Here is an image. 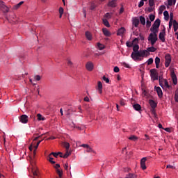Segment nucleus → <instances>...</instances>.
<instances>
[{
    "mask_svg": "<svg viewBox=\"0 0 178 178\" xmlns=\"http://www.w3.org/2000/svg\"><path fill=\"white\" fill-rule=\"evenodd\" d=\"M38 120H45V118H42V115L40 113L37 115Z\"/></svg>",
    "mask_w": 178,
    "mask_h": 178,
    "instance_id": "e433bc0d",
    "label": "nucleus"
},
{
    "mask_svg": "<svg viewBox=\"0 0 178 178\" xmlns=\"http://www.w3.org/2000/svg\"><path fill=\"white\" fill-rule=\"evenodd\" d=\"M105 17H106V19H109L111 17V14L109 13H107L106 15H105Z\"/></svg>",
    "mask_w": 178,
    "mask_h": 178,
    "instance_id": "680f3d73",
    "label": "nucleus"
},
{
    "mask_svg": "<svg viewBox=\"0 0 178 178\" xmlns=\"http://www.w3.org/2000/svg\"><path fill=\"white\" fill-rule=\"evenodd\" d=\"M152 113L154 115V116H156V113H155V108H152Z\"/></svg>",
    "mask_w": 178,
    "mask_h": 178,
    "instance_id": "69168bd1",
    "label": "nucleus"
},
{
    "mask_svg": "<svg viewBox=\"0 0 178 178\" xmlns=\"http://www.w3.org/2000/svg\"><path fill=\"white\" fill-rule=\"evenodd\" d=\"M147 63L148 65H152L154 63V59L152 58H150L147 60Z\"/></svg>",
    "mask_w": 178,
    "mask_h": 178,
    "instance_id": "4c0bfd02",
    "label": "nucleus"
},
{
    "mask_svg": "<svg viewBox=\"0 0 178 178\" xmlns=\"http://www.w3.org/2000/svg\"><path fill=\"white\" fill-rule=\"evenodd\" d=\"M165 35H166V33L165 32V29H163L162 31L159 33V40H161L162 42H165Z\"/></svg>",
    "mask_w": 178,
    "mask_h": 178,
    "instance_id": "6e6552de",
    "label": "nucleus"
},
{
    "mask_svg": "<svg viewBox=\"0 0 178 178\" xmlns=\"http://www.w3.org/2000/svg\"><path fill=\"white\" fill-rule=\"evenodd\" d=\"M124 31H125L124 28H121V29H118V33H117V35H123V33H124Z\"/></svg>",
    "mask_w": 178,
    "mask_h": 178,
    "instance_id": "a878e982",
    "label": "nucleus"
},
{
    "mask_svg": "<svg viewBox=\"0 0 178 178\" xmlns=\"http://www.w3.org/2000/svg\"><path fill=\"white\" fill-rule=\"evenodd\" d=\"M80 147H83V148H86L87 149V147H88L89 145H87V144H82V145H80Z\"/></svg>",
    "mask_w": 178,
    "mask_h": 178,
    "instance_id": "4d7b16f0",
    "label": "nucleus"
},
{
    "mask_svg": "<svg viewBox=\"0 0 178 178\" xmlns=\"http://www.w3.org/2000/svg\"><path fill=\"white\" fill-rule=\"evenodd\" d=\"M69 168V164H67V163H65V165H64V168L65 169V170H67V168Z\"/></svg>",
    "mask_w": 178,
    "mask_h": 178,
    "instance_id": "0e129e2a",
    "label": "nucleus"
},
{
    "mask_svg": "<svg viewBox=\"0 0 178 178\" xmlns=\"http://www.w3.org/2000/svg\"><path fill=\"white\" fill-rule=\"evenodd\" d=\"M123 12H124V8H123V7H121V8L120 10V14L122 15V13H123Z\"/></svg>",
    "mask_w": 178,
    "mask_h": 178,
    "instance_id": "e2e57ef3",
    "label": "nucleus"
},
{
    "mask_svg": "<svg viewBox=\"0 0 178 178\" xmlns=\"http://www.w3.org/2000/svg\"><path fill=\"white\" fill-rule=\"evenodd\" d=\"M133 108L134 109H135V111H141V105L138 104H134Z\"/></svg>",
    "mask_w": 178,
    "mask_h": 178,
    "instance_id": "412c9836",
    "label": "nucleus"
},
{
    "mask_svg": "<svg viewBox=\"0 0 178 178\" xmlns=\"http://www.w3.org/2000/svg\"><path fill=\"white\" fill-rule=\"evenodd\" d=\"M63 147H64L66 150H69V148H70V144L67 142H63Z\"/></svg>",
    "mask_w": 178,
    "mask_h": 178,
    "instance_id": "393cba45",
    "label": "nucleus"
},
{
    "mask_svg": "<svg viewBox=\"0 0 178 178\" xmlns=\"http://www.w3.org/2000/svg\"><path fill=\"white\" fill-rule=\"evenodd\" d=\"M85 35L87 40H88V41H91L92 40V35L90 31H86L85 33Z\"/></svg>",
    "mask_w": 178,
    "mask_h": 178,
    "instance_id": "dca6fc26",
    "label": "nucleus"
},
{
    "mask_svg": "<svg viewBox=\"0 0 178 178\" xmlns=\"http://www.w3.org/2000/svg\"><path fill=\"white\" fill-rule=\"evenodd\" d=\"M103 24L106 27H109V22H108V19H103Z\"/></svg>",
    "mask_w": 178,
    "mask_h": 178,
    "instance_id": "f704fd0d",
    "label": "nucleus"
},
{
    "mask_svg": "<svg viewBox=\"0 0 178 178\" xmlns=\"http://www.w3.org/2000/svg\"><path fill=\"white\" fill-rule=\"evenodd\" d=\"M48 158V161L49 162H50V163H51L52 165H54V163H56V162L53 161L54 158H52V156L51 154H49Z\"/></svg>",
    "mask_w": 178,
    "mask_h": 178,
    "instance_id": "c85d7f7f",
    "label": "nucleus"
},
{
    "mask_svg": "<svg viewBox=\"0 0 178 178\" xmlns=\"http://www.w3.org/2000/svg\"><path fill=\"white\" fill-rule=\"evenodd\" d=\"M96 48H97V49H99V51H102V49H105V45L102 44V43L97 42Z\"/></svg>",
    "mask_w": 178,
    "mask_h": 178,
    "instance_id": "6ab92c4d",
    "label": "nucleus"
},
{
    "mask_svg": "<svg viewBox=\"0 0 178 178\" xmlns=\"http://www.w3.org/2000/svg\"><path fill=\"white\" fill-rule=\"evenodd\" d=\"M24 3V1H20L19 3L16 4L13 7V10H17V9H19V8H20Z\"/></svg>",
    "mask_w": 178,
    "mask_h": 178,
    "instance_id": "f3484780",
    "label": "nucleus"
},
{
    "mask_svg": "<svg viewBox=\"0 0 178 178\" xmlns=\"http://www.w3.org/2000/svg\"><path fill=\"white\" fill-rule=\"evenodd\" d=\"M149 104L152 109H155V108H156V106H157L156 102H155V101H154L152 99L149 100Z\"/></svg>",
    "mask_w": 178,
    "mask_h": 178,
    "instance_id": "2eb2a0df",
    "label": "nucleus"
},
{
    "mask_svg": "<svg viewBox=\"0 0 178 178\" xmlns=\"http://www.w3.org/2000/svg\"><path fill=\"white\" fill-rule=\"evenodd\" d=\"M161 63V58L159 57L155 58V64L156 69H159V64Z\"/></svg>",
    "mask_w": 178,
    "mask_h": 178,
    "instance_id": "aec40b11",
    "label": "nucleus"
},
{
    "mask_svg": "<svg viewBox=\"0 0 178 178\" xmlns=\"http://www.w3.org/2000/svg\"><path fill=\"white\" fill-rule=\"evenodd\" d=\"M146 51H147V54L146 55H149L148 52H155V51H156V48L154 47H148Z\"/></svg>",
    "mask_w": 178,
    "mask_h": 178,
    "instance_id": "5701e85b",
    "label": "nucleus"
},
{
    "mask_svg": "<svg viewBox=\"0 0 178 178\" xmlns=\"http://www.w3.org/2000/svg\"><path fill=\"white\" fill-rule=\"evenodd\" d=\"M170 22H172V20H173V13H170Z\"/></svg>",
    "mask_w": 178,
    "mask_h": 178,
    "instance_id": "bf43d9fd",
    "label": "nucleus"
},
{
    "mask_svg": "<svg viewBox=\"0 0 178 178\" xmlns=\"http://www.w3.org/2000/svg\"><path fill=\"white\" fill-rule=\"evenodd\" d=\"M102 80L103 81H105V83H106L107 84H111V80L108 77L104 76L102 77Z\"/></svg>",
    "mask_w": 178,
    "mask_h": 178,
    "instance_id": "cd10ccee",
    "label": "nucleus"
},
{
    "mask_svg": "<svg viewBox=\"0 0 178 178\" xmlns=\"http://www.w3.org/2000/svg\"><path fill=\"white\" fill-rule=\"evenodd\" d=\"M102 33L104 35H105V37H111V35H112V33H111V31H109L106 28L102 29Z\"/></svg>",
    "mask_w": 178,
    "mask_h": 178,
    "instance_id": "9b49d317",
    "label": "nucleus"
},
{
    "mask_svg": "<svg viewBox=\"0 0 178 178\" xmlns=\"http://www.w3.org/2000/svg\"><path fill=\"white\" fill-rule=\"evenodd\" d=\"M156 88V91L157 92L158 97L159 98H162L163 97V92H162V89L161 88V87H155Z\"/></svg>",
    "mask_w": 178,
    "mask_h": 178,
    "instance_id": "f8f14e48",
    "label": "nucleus"
},
{
    "mask_svg": "<svg viewBox=\"0 0 178 178\" xmlns=\"http://www.w3.org/2000/svg\"><path fill=\"white\" fill-rule=\"evenodd\" d=\"M143 6H144V1L140 0L138 4V8H143Z\"/></svg>",
    "mask_w": 178,
    "mask_h": 178,
    "instance_id": "de8ad7c7",
    "label": "nucleus"
},
{
    "mask_svg": "<svg viewBox=\"0 0 178 178\" xmlns=\"http://www.w3.org/2000/svg\"><path fill=\"white\" fill-rule=\"evenodd\" d=\"M138 44H135L133 47V52L131 53V58L135 61L141 60L144 56H148V51L147 50H140Z\"/></svg>",
    "mask_w": 178,
    "mask_h": 178,
    "instance_id": "f257e3e1",
    "label": "nucleus"
},
{
    "mask_svg": "<svg viewBox=\"0 0 178 178\" xmlns=\"http://www.w3.org/2000/svg\"><path fill=\"white\" fill-rule=\"evenodd\" d=\"M163 84L166 88H170V86H169V82H168V80L166 79H163Z\"/></svg>",
    "mask_w": 178,
    "mask_h": 178,
    "instance_id": "c756f323",
    "label": "nucleus"
},
{
    "mask_svg": "<svg viewBox=\"0 0 178 178\" xmlns=\"http://www.w3.org/2000/svg\"><path fill=\"white\" fill-rule=\"evenodd\" d=\"M165 67H169V65L172 62V56H170V54H168L165 55Z\"/></svg>",
    "mask_w": 178,
    "mask_h": 178,
    "instance_id": "423d86ee",
    "label": "nucleus"
},
{
    "mask_svg": "<svg viewBox=\"0 0 178 178\" xmlns=\"http://www.w3.org/2000/svg\"><path fill=\"white\" fill-rule=\"evenodd\" d=\"M146 27L147 29H149V27H151V21H149V19H147L146 22Z\"/></svg>",
    "mask_w": 178,
    "mask_h": 178,
    "instance_id": "ea45409f",
    "label": "nucleus"
},
{
    "mask_svg": "<svg viewBox=\"0 0 178 178\" xmlns=\"http://www.w3.org/2000/svg\"><path fill=\"white\" fill-rule=\"evenodd\" d=\"M142 94L143 95H144V97H145V95H147V90H145V89H142Z\"/></svg>",
    "mask_w": 178,
    "mask_h": 178,
    "instance_id": "13d9d810",
    "label": "nucleus"
},
{
    "mask_svg": "<svg viewBox=\"0 0 178 178\" xmlns=\"http://www.w3.org/2000/svg\"><path fill=\"white\" fill-rule=\"evenodd\" d=\"M139 19L141 24H143V26H145V17L143 16H140Z\"/></svg>",
    "mask_w": 178,
    "mask_h": 178,
    "instance_id": "bb28decb",
    "label": "nucleus"
},
{
    "mask_svg": "<svg viewBox=\"0 0 178 178\" xmlns=\"http://www.w3.org/2000/svg\"><path fill=\"white\" fill-rule=\"evenodd\" d=\"M149 5L151 8L155 5V1H149Z\"/></svg>",
    "mask_w": 178,
    "mask_h": 178,
    "instance_id": "864d4df0",
    "label": "nucleus"
},
{
    "mask_svg": "<svg viewBox=\"0 0 178 178\" xmlns=\"http://www.w3.org/2000/svg\"><path fill=\"white\" fill-rule=\"evenodd\" d=\"M149 19H150V22H154V20H155V15L151 14L149 15Z\"/></svg>",
    "mask_w": 178,
    "mask_h": 178,
    "instance_id": "c03bdc74",
    "label": "nucleus"
},
{
    "mask_svg": "<svg viewBox=\"0 0 178 178\" xmlns=\"http://www.w3.org/2000/svg\"><path fill=\"white\" fill-rule=\"evenodd\" d=\"M0 10H2L3 13H8L9 12L8 7L1 0H0Z\"/></svg>",
    "mask_w": 178,
    "mask_h": 178,
    "instance_id": "39448f33",
    "label": "nucleus"
},
{
    "mask_svg": "<svg viewBox=\"0 0 178 178\" xmlns=\"http://www.w3.org/2000/svg\"><path fill=\"white\" fill-rule=\"evenodd\" d=\"M56 173L58 174V176L60 178H62V175H63V172H62V171H60V170L57 169L56 170Z\"/></svg>",
    "mask_w": 178,
    "mask_h": 178,
    "instance_id": "58836bf2",
    "label": "nucleus"
},
{
    "mask_svg": "<svg viewBox=\"0 0 178 178\" xmlns=\"http://www.w3.org/2000/svg\"><path fill=\"white\" fill-rule=\"evenodd\" d=\"M58 12H59L60 15H63V12H64L63 8L60 7L59 10H58Z\"/></svg>",
    "mask_w": 178,
    "mask_h": 178,
    "instance_id": "49530a36",
    "label": "nucleus"
},
{
    "mask_svg": "<svg viewBox=\"0 0 178 178\" xmlns=\"http://www.w3.org/2000/svg\"><path fill=\"white\" fill-rule=\"evenodd\" d=\"M154 11V8H152V7H149L148 8H147V12L149 13H151V12H153Z\"/></svg>",
    "mask_w": 178,
    "mask_h": 178,
    "instance_id": "603ef678",
    "label": "nucleus"
},
{
    "mask_svg": "<svg viewBox=\"0 0 178 178\" xmlns=\"http://www.w3.org/2000/svg\"><path fill=\"white\" fill-rule=\"evenodd\" d=\"M167 169H175L176 168L171 165H167L166 166Z\"/></svg>",
    "mask_w": 178,
    "mask_h": 178,
    "instance_id": "8fccbe9b",
    "label": "nucleus"
},
{
    "mask_svg": "<svg viewBox=\"0 0 178 178\" xmlns=\"http://www.w3.org/2000/svg\"><path fill=\"white\" fill-rule=\"evenodd\" d=\"M86 152H94V150L92 149V148H91V147H86Z\"/></svg>",
    "mask_w": 178,
    "mask_h": 178,
    "instance_id": "79ce46f5",
    "label": "nucleus"
},
{
    "mask_svg": "<svg viewBox=\"0 0 178 178\" xmlns=\"http://www.w3.org/2000/svg\"><path fill=\"white\" fill-rule=\"evenodd\" d=\"M124 172H130V168H124Z\"/></svg>",
    "mask_w": 178,
    "mask_h": 178,
    "instance_id": "338daca9",
    "label": "nucleus"
},
{
    "mask_svg": "<svg viewBox=\"0 0 178 178\" xmlns=\"http://www.w3.org/2000/svg\"><path fill=\"white\" fill-rule=\"evenodd\" d=\"M97 90L99 94H102V82L99 81L97 82Z\"/></svg>",
    "mask_w": 178,
    "mask_h": 178,
    "instance_id": "4468645a",
    "label": "nucleus"
},
{
    "mask_svg": "<svg viewBox=\"0 0 178 178\" xmlns=\"http://www.w3.org/2000/svg\"><path fill=\"white\" fill-rule=\"evenodd\" d=\"M171 79L173 81V84H175V86H176V84H177V76H176L175 71L171 72Z\"/></svg>",
    "mask_w": 178,
    "mask_h": 178,
    "instance_id": "1a4fd4ad",
    "label": "nucleus"
},
{
    "mask_svg": "<svg viewBox=\"0 0 178 178\" xmlns=\"http://www.w3.org/2000/svg\"><path fill=\"white\" fill-rule=\"evenodd\" d=\"M163 15L164 17H165V20H169V12L164 11Z\"/></svg>",
    "mask_w": 178,
    "mask_h": 178,
    "instance_id": "c9c22d12",
    "label": "nucleus"
},
{
    "mask_svg": "<svg viewBox=\"0 0 178 178\" xmlns=\"http://www.w3.org/2000/svg\"><path fill=\"white\" fill-rule=\"evenodd\" d=\"M19 122L23 124L28 123L29 116H27L26 115H22L19 118Z\"/></svg>",
    "mask_w": 178,
    "mask_h": 178,
    "instance_id": "0eeeda50",
    "label": "nucleus"
},
{
    "mask_svg": "<svg viewBox=\"0 0 178 178\" xmlns=\"http://www.w3.org/2000/svg\"><path fill=\"white\" fill-rule=\"evenodd\" d=\"M158 32H152V33H150L148 37V41H149L151 45L154 46L155 45V43L156 41H158Z\"/></svg>",
    "mask_w": 178,
    "mask_h": 178,
    "instance_id": "f03ea898",
    "label": "nucleus"
},
{
    "mask_svg": "<svg viewBox=\"0 0 178 178\" xmlns=\"http://www.w3.org/2000/svg\"><path fill=\"white\" fill-rule=\"evenodd\" d=\"M112 8H116V0H112Z\"/></svg>",
    "mask_w": 178,
    "mask_h": 178,
    "instance_id": "09e8293b",
    "label": "nucleus"
},
{
    "mask_svg": "<svg viewBox=\"0 0 178 178\" xmlns=\"http://www.w3.org/2000/svg\"><path fill=\"white\" fill-rule=\"evenodd\" d=\"M158 71H156V69L150 70V76L153 81H155V80H158Z\"/></svg>",
    "mask_w": 178,
    "mask_h": 178,
    "instance_id": "20e7f679",
    "label": "nucleus"
},
{
    "mask_svg": "<svg viewBox=\"0 0 178 178\" xmlns=\"http://www.w3.org/2000/svg\"><path fill=\"white\" fill-rule=\"evenodd\" d=\"M161 26V19H156L150 29L152 33H158V29Z\"/></svg>",
    "mask_w": 178,
    "mask_h": 178,
    "instance_id": "7ed1b4c3",
    "label": "nucleus"
},
{
    "mask_svg": "<svg viewBox=\"0 0 178 178\" xmlns=\"http://www.w3.org/2000/svg\"><path fill=\"white\" fill-rule=\"evenodd\" d=\"M86 69L88 70V72L92 71V69H94V64L91 62H88L86 63Z\"/></svg>",
    "mask_w": 178,
    "mask_h": 178,
    "instance_id": "ddd939ff",
    "label": "nucleus"
},
{
    "mask_svg": "<svg viewBox=\"0 0 178 178\" xmlns=\"http://www.w3.org/2000/svg\"><path fill=\"white\" fill-rule=\"evenodd\" d=\"M90 9L91 10H94V9H95V4H94V3L91 4Z\"/></svg>",
    "mask_w": 178,
    "mask_h": 178,
    "instance_id": "6e6d98bb",
    "label": "nucleus"
},
{
    "mask_svg": "<svg viewBox=\"0 0 178 178\" xmlns=\"http://www.w3.org/2000/svg\"><path fill=\"white\" fill-rule=\"evenodd\" d=\"M50 155H53L54 156V158H58V156H59V155H62V152H58V153H55V152H51V154H50Z\"/></svg>",
    "mask_w": 178,
    "mask_h": 178,
    "instance_id": "7c9ffc66",
    "label": "nucleus"
},
{
    "mask_svg": "<svg viewBox=\"0 0 178 178\" xmlns=\"http://www.w3.org/2000/svg\"><path fill=\"white\" fill-rule=\"evenodd\" d=\"M145 162H147V157H143L140 160V166L143 170H145V169H147V166L145 165Z\"/></svg>",
    "mask_w": 178,
    "mask_h": 178,
    "instance_id": "9d476101",
    "label": "nucleus"
},
{
    "mask_svg": "<svg viewBox=\"0 0 178 178\" xmlns=\"http://www.w3.org/2000/svg\"><path fill=\"white\" fill-rule=\"evenodd\" d=\"M70 154H72V152H69V150H66V152L64 155L62 154V153H61V154L60 155V158L66 159L70 155Z\"/></svg>",
    "mask_w": 178,
    "mask_h": 178,
    "instance_id": "a211bd4d",
    "label": "nucleus"
},
{
    "mask_svg": "<svg viewBox=\"0 0 178 178\" xmlns=\"http://www.w3.org/2000/svg\"><path fill=\"white\" fill-rule=\"evenodd\" d=\"M83 101L86 102H90V98H88V97H84Z\"/></svg>",
    "mask_w": 178,
    "mask_h": 178,
    "instance_id": "052dcab7",
    "label": "nucleus"
},
{
    "mask_svg": "<svg viewBox=\"0 0 178 178\" xmlns=\"http://www.w3.org/2000/svg\"><path fill=\"white\" fill-rule=\"evenodd\" d=\"M133 24L136 27H138V25L140 24V19L135 18L134 19Z\"/></svg>",
    "mask_w": 178,
    "mask_h": 178,
    "instance_id": "b1692460",
    "label": "nucleus"
},
{
    "mask_svg": "<svg viewBox=\"0 0 178 178\" xmlns=\"http://www.w3.org/2000/svg\"><path fill=\"white\" fill-rule=\"evenodd\" d=\"M113 72H115V73H119V72H120V69H119V67L115 66L114 67Z\"/></svg>",
    "mask_w": 178,
    "mask_h": 178,
    "instance_id": "a19ab883",
    "label": "nucleus"
},
{
    "mask_svg": "<svg viewBox=\"0 0 178 178\" xmlns=\"http://www.w3.org/2000/svg\"><path fill=\"white\" fill-rule=\"evenodd\" d=\"M126 45H127V47H128V48H131L133 47V43H131L130 42H127Z\"/></svg>",
    "mask_w": 178,
    "mask_h": 178,
    "instance_id": "a18cd8bd",
    "label": "nucleus"
},
{
    "mask_svg": "<svg viewBox=\"0 0 178 178\" xmlns=\"http://www.w3.org/2000/svg\"><path fill=\"white\" fill-rule=\"evenodd\" d=\"M172 23H173L174 31L176 32L178 30V22L177 21L174 20Z\"/></svg>",
    "mask_w": 178,
    "mask_h": 178,
    "instance_id": "4be33fe9",
    "label": "nucleus"
},
{
    "mask_svg": "<svg viewBox=\"0 0 178 178\" xmlns=\"http://www.w3.org/2000/svg\"><path fill=\"white\" fill-rule=\"evenodd\" d=\"M159 86L163 88V79H162L161 76L159 78Z\"/></svg>",
    "mask_w": 178,
    "mask_h": 178,
    "instance_id": "72a5a7b5",
    "label": "nucleus"
},
{
    "mask_svg": "<svg viewBox=\"0 0 178 178\" xmlns=\"http://www.w3.org/2000/svg\"><path fill=\"white\" fill-rule=\"evenodd\" d=\"M34 79L36 81H40V80H41V76L40 75H36L34 76Z\"/></svg>",
    "mask_w": 178,
    "mask_h": 178,
    "instance_id": "37998d69",
    "label": "nucleus"
},
{
    "mask_svg": "<svg viewBox=\"0 0 178 178\" xmlns=\"http://www.w3.org/2000/svg\"><path fill=\"white\" fill-rule=\"evenodd\" d=\"M120 104L121 105V106H124V99H121L120 101Z\"/></svg>",
    "mask_w": 178,
    "mask_h": 178,
    "instance_id": "3c124183",
    "label": "nucleus"
},
{
    "mask_svg": "<svg viewBox=\"0 0 178 178\" xmlns=\"http://www.w3.org/2000/svg\"><path fill=\"white\" fill-rule=\"evenodd\" d=\"M129 140H131L132 141H136V140H138V138L137 136L132 135L129 138Z\"/></svg>",
    "mask_w": 178,
    "mask_h": 178,
    "instance_id": "473e14b6",
    "label": "nucleus"
},
{
    "mask_svg": "<svg viewBox=\"0 0 178 178\" xmlns=\"http://www.w3.org/2000/svg\"><path fill=\"white\" fill-rule=\"evenodd\" d=\"M67 60L68 66H72V65H73V63L72 62V60H70V59H67Z\"/></svg>",
    "mask_w": 178,
    "mask_h": 178,
    "instance_id": "5fc2aeb1",
    "label": "nucleus"
},
{
    "mask_svg": "<svg viewBox=\"0 0 178 178\" xmlns=\"http://www.w3.org/2000/svg\"><path fill=\"white\" fill-rule=\"evenodd\" d=\"M168 3L169 6H172V5H175L176 3V0H168Z\"/></svg>",
    "mask_w": 178,
    "mask_h": 178,
    "instance_id": "2f4dec72",
    "label": "nucleus"
},
{
    "mask_svg": "<svg viewBox=\"0 0 178 178\" xmlns=\"http://www.w3.org/2000/svg\"><path fill=\"white\" fill-rule=\"evenodd\" d=\"M55 169L58 170L59 169V168H60V165L59 164H56V165L54 166Z\"/></svg>",
    "mask_w": 178,
    "mask_h": 178,
    "instance_id": "774afa93",
    "label": "nucleus"
}]
</instances>
